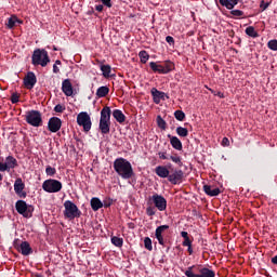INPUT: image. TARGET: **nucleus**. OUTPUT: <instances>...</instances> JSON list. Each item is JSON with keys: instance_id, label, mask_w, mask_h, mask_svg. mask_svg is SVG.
Wrapping results in <instances>:
<instances>
[{"instance_id": "f257e3e1", "label": "nucleus", "mask_w": 277, "mask_h": 277, "mask_svg": "<svg viewBox=\"0 0 277 277\" xmlns=\"http://www.w3.org/2000/svg\"><path fill=\"white\" fill-rule=\"evenodd\" d=\"M114 170L121 179L129 180L133 177V167L131 162L124 158H117L114 161Z\"/></svg>"}, {"instance_id": "f03ea898", "label": "nucleus", "mask_w": 277, "mask_h": 277, "mask_svg": "<svg viewBox=\"0 0 277 277\" xmlns=\"http://www.w3.org/2000/svg\"><path fill=\"white\" fill-rule=\"evenodd\" d=\"M111 108L109 106L104 107L101 110V118H100V131L103 135H107L110 131L111 127Z\"/></svg>"}, {"instance_id": "7ed1b4c3", "label": "nucleus", "mask_w": 277, "mask_h": 277, "mask_svg": "<svg viewBox=\"0 0 277 277\" xmlns=\"http://www.w3.org/2000/svg\"><path fill=\"white\" fill-rule=\"evenodd\" d=\"M31 60L34 66H42V68L48 66L49 62H51V58H49V52L40 49L34 51Z\"/></svg>"}, {"instance_id": "20e7f679", "label": "nucleus", "mask_w": 277, "mask_h": 277, "mask_svg": "<svg viewBox=\"0 0 277 277\" xmlns=\"http://www.w3.org/2000/svg\"><path fill=\"white\" fill-rule=\"evenodd\" d=\"M64 207H65L64 215L67 220H75V217L81 216V211L79 210L77 205H75V202L70 200H66L64 202Z\"/></svg>"}, {"instance_id": "39448f33", "label": "nucleus", "mask_w": 277, "mask_h": 277, "mask_svg": "<svg viewBox=\"0 0 277 277\" xmlns=\"http://www.w3.org/2000/svg\"><path fill=\"white\" fill-rule=\"evenodd\" d=\"M25 120L30 127H42V114L39 110H28Z\"/></svg>"}, {"instance_id": "423d86ee", "label": "nucleus", "mask_w": 277, "mask_h": 277, "mask_svg": "<svg viewBox=\"0 0 277 277\" xmlns=\"http://www.w3.org/2000/svg\"><path fill=\"white\" fill-rule=\"evenodd\" d=\"M43 192L48 194H57V192H62V182L57 180H45L42 184Z\"/></svg>"}, {"instance_id": "0eeeda50", "label": "nucleus", "mask_w": 277, "mask_h": 277, "mask_svg": "<svg viewBox=\"0 0 277 277\" xmlns=\"http://www.w3.org/2000/svg\"><path fill=\"white\" fill-rule=\"evenodd\" d=\"M77 124L82 127L83 131L88 133L90 129H92V119L90 118V115L85 111L79 113L77 116Z\"/></svg>"}, {"instance_id": "6e6552de", "label": "nucleus", "mask_w": 277, "mask_h": 277, "mask_svg": "<svg viewBox=\"0 0 277 277\" xmlns=\"http://www.w3.org/2000/svg\"><path fill=\"white\" fill-rule=\"evenodd\" d=\"M15 209L19 215H23L24 217H31L34 213V206H27V202L23 200H18L15 203Z\"/></svg>"}, {"instance_id": "1a4fd4ad", "label": "nucleus", "mask_w": 277, "mask_h": 277, "mask_svg": "<svg viewBox=\"0 0 277 277\" xmlns=\"http://www.w3.org/2000/svg\"><path fill=\"white\" fill-rule=\"evenodd\" d=\"M194 267L195 266H189L186 271H185V276L187 277H215V272L203 267L199 269V274H194Z\"/></svg>"}, {"instance_id": "9d476101", "label": "nucleus", "mask_w": 277, "mask_h": 277, "mask_svg": "<svg viewBox=\"0 0 277 277\" xmlns=\"http://www.w3.org/2000/svg\"><path fill=\"white\" fill-rule=\"evenodd\" d=\"M18 166V161L13 156H8L5 161L3 158H0V172H10V170H14Z\"/></svg>"}, {"instance_id": "9b49d317", "label": "nucleus", "mask_w": 277, "mask_h": 277, "mask_svg": "<svg viewBox=\"0 0 277 277\" xmlns=\"http://www.w3.org/2000/svg\"><path fill=\"white\" fill-rule=\"evenodd\" d=\"M150 200L153 201L155 208L158 209V211H166V209H168V200H166L163 196L154 194L150 197Z\"/></svg>"}, {"instance_id": "f8f14e48", "label": "nucleus", "mask_w": 277, "mask_h": 277, "mask_svg": "<svg viewBox=\"0 0 277 277\" xmlns=\"http://www.w3.org/2000/svg\"><path fill=\"white\" fill-rule=\"evenodd\" d=\"M183 170L169 171L168 181L171 185H181V183H183Z\"/></svg>"}, {"instance_id": "ddd939ff", "label": "nucleus", "mask_w": 277, "mask_h": 277, "mask_svg": "<svg viewBox=\"0 0 277 277\" xmlns=\"http://www.w3.org/2000/svg\"><path fill=\"white\" fill-rule=\"evenodd\" d=\"M16 250L23 254V256H29V254H32L34 249H31V245L27 241H22L19 245L15 243Z\"/></svg>"}, {"instance_id": "4468645a", "label": "nucleus", "mask_w": 277, "mask_h": 277, "mask_svg": "<svg viewBox=\"0 0 277 277\" xmlns=\"http://www.w3.org/2000/svg\"><path fill=\"white\" fill-rule=\"evenodd\" d=\"M48 129L51 131V133H57V131L62 129V119L57 117L50 118Z\"/></svg>"}, {"instance_id": "2eb2a0df", "label": "nucleus", "mask_w": 277, "mask_h": 277, "mask_svg": "<svg viewBox=\"0 0 277 277\" xmlns=\"http://www.w3.org/2000/svg\"><path fill=\"white\" fill-rule=\"evenodd\" d=\"M170 228L169 225H160L156 228L155 237L160 246H166V239H163V233Z\"/></svg>"}, {"instance_id": "dca6fc26", "label": "nucleus", "mask_w": 277, "mask_h": 277, "mask_svg": "<svg viewBox=\"0 0 277 277\" xmlns=\"http://www.w3.org/2000/svg\"><path fill=\"white\" fill-rule=\"evenodd\" d=\"M23 189H25V183H23V179L18 177L14 183V192L21 198H25L27 196V193H23Z\"/></svg>"}, {"instance_id": "f3484780", "label": "nucleus", "mask_w": 277, "mask_h": 277, "mask_svg": "<svg viewBox=\"0 0 277 277\" xmlns=\"http://www.w3.org/2000/svg\"><path fill=\"white\" fill-rule=\"evenodd\" d=\"M37 78H36V74H34L32 71H29L27 74V76L24 78V85L28 89L31 90L34 88V85H36L37 83Z\"/></svg>"}, {"instance_id": "a211bd4d", "label": "nucleus", "mask_w": 277, "mask_h": 277, "mask_svg": "<svg viewBox=\"0 0 277 277\" xmlns=\"http://www.w3.org/2000/svg\"><path fill=\"white\" fill-rule=\"evenodd\" d=\"M62 92L65 94V96H72L75 91L72 89V83L70 82V79H65L62 82Z\"/></svg>"}, {"instance_id": "6ab92c4d", "label": "nucleus", "mask_w": 277, "mask_h": 277, "mask_svg": "<svg viewBox=\"0 0 277 277\" xmlns=\"http://www.w3.org/2000/svg\"><path fill=\"white\" fill-rule=\"evenodd\" d=\"M155 172L160 179H168L170 176V169L166 166L156 167Z\"/></svg>"}, {"instance_id": "aec40b11", "label": "nucleus", "mask_w": 277, "mask_h": 277, "mask_svg": "<svg viewBox=\"0 0 277 277\" xmlns=\"http://www.w3.org/2000/svg\"><path fill=\"white\" fill-rule=\"evenodd\" d=\"M168 137L170 140L172 148H174L175 150H183V143L179 137L172 136V134H168Z\"/></svg>"}, {"instance_id": "412c9836", "label": "nucleus", "mask_w": 277, "mask_h": 277, "mask_svg": "<svg viewBox=\"0 0 277 277\" xmlns=\"http://www.w3.org/2000/svg\"><path fill=\"white\" fill-rule=\"evenodd\" d=\"M203 192H205V194H207V196H220V194H221V190H220V188H217V187H213V186H211V185H205L203 186Z\"/></svg>"}, {"instance_id": "4be33fe9", "label": "nucleus", "mask_w": 277, "mask_h": 277, "mask_svg": "<svg viewBox=\"0 0 277 277\" xmlns=\"http://www.w3.org/2000/svg\"><path fill=\"white\" fill-rule=\"evenodd\" d=\"M113 117L115 118V120H117V122H119L120 124H122V122H124V120H127V117L124 116V114L122 113V110L120 109H115L113 111Z\"/></svg>"}, {"instance_id": "5701e85b", "label": "nucleus", "mask_w": 277, "mask_h": 277, "mask_svg": "<svg viewBox=\"0 0 277 277\" xmlns=\"http://www.w3.org/2000/svg\"><path fill=\"white\" fill-rule=\"evenodd\" d=\"M221 5L226 8L227 10H233L235 5L239 3V0H219Z\"/></svg>"}, {"instance_id": "b1692460", "label": "nucleus", "mask_w": 277, "mask_h": 277, "mask_svg": "<svg viewBox=\"0 0 277 277\" xmlns=\"http://www.w3.org/2000/svg\"><path fill=\"white\" fill-rule=\"evenodd\" d=\"M149 68H151V70L154 72H158L159 75H166V71L163 70V66L161 64L150 62L149 63Z\"/></svg>"}, {"instance_id": "393cba45", "label": "nucleus", "mask_w": 277, "mask_h": 277, "mask_svg": "<svg viewBox=\"0 0 277 277\" xmlns=\"http://www.w3.org/2000/svg\"><path fill=\"white\" fill-rule=\"evenodd\" d=\"M166 93L157 90V89H151V95L154 97V103L159 104L161 102V98H163Z\"/></svg>"}, {"instance_id": "a878e982", "label": "nucleus", "mask_w": 277, "mask_h": 277, "mask_svg": "<svg viewBox=\"0 0 277 277\" xmlns=\"http://www.w3.org/2000/svg\"><path fill=\"white\" fill-rule=\"evenodd\" d=\"M91 209L94 211H98V209H103V201L98 199V197H93L91 199Z\"/></svg>"}, {"instance_id": "bb28decb", "label": "nucleus", "mask_w": 277, "mask_h": 277, "mask_svg": "<svg viewBox=\"0 0 277 277\" xmlns=\"http://www.w3.org/2000/svg\"><path fill=\"white\" fill-rule=\"evenodd\" d=\"M16 23H23L21 19H18V17H16V15H12L6 23V26L9 29H14V27H16Z\"/></svg>"}, {"instance_id": "cd10ccee", "label": "nucleus", "mask_w": 277, "mask_h": 277, "mask_svg": "<svg viewBox=\"0 0 277 277\" xmlns=\"http://www.w3.org/2000/svg\"><path fill=\"white\" fill-rule=\"evenodd\" d=\"M161 66L164 70V75H168V72H172V70H174V63H172L171 61L163 62Z\"/></svg>"}, {"instance_id": "c85d7f7f", "label": "nucleus", "mask_w": 277, "mask_h": 277, "mask_svg": "<svg viewBox=\"0 0 277 277\" xmlns=\"http://www.w3.org/2000/svg\"><path fill=\"white\" fill-rule=\"evenodd\" d=\"M109 94V88L108 87H100L96 91V96L98 98H105L106 95Z\"/></svg>"}, {"instance_id": "c756f323", "label": "nucleus", "mask_w": 277, "mask_h": 277, "mask_svg": "<svg viewBox=\"0 0 277 277\" xmlns=\"http://www.w3.org/2000/svg\"><path fill=\"white\" fill-rule=\"evenodd\" d=\"M176 134L180 137H187V135H189V130H187V128L177 127L176 128Z\"/></svg>"}, {"instance_id": "7c9ffc66", "label": "nucleus", "mask_w": 277, "mask_h": 277, "mask_svg": "<svg viewBox=\"0 0 277 277\" xmlns=\"http://www.w3.org/2000/svg\"><path fill=\"white\" fill-rule=\"evenodd\" d=\"M111 243L113 246H116V248H122L124 240L120 237L114 236L111 237Z\"/></svg>"}, {"instance_id": "2f4dec72", "label": "nucleus", "mask_w": 277, "mask_h": 277, "mask_svg": "<svg viewBox=\"0 0 277 277\" xmlns=\"http://www.w3.org/2000/svg\"><path fill=\"white\" fill-rule=\"evenodd\" d=\"M247 36H250V38H259V32L254 29V27L249 26L246 28Z\"/></svg>"}, {"instance_id": "473e14b6", "label": "nucleus", "mask_w": 277, "mask_h": 277, "mask_svg": "<svg viewBox=\"0 0 277 277\" xmlns=\"http://www.w3.org/2000/svg\"><path fill=\"white\" fill-rule=\"evenodd\" d=\"M138 57H140L142 64H146V62H148L150 55H148V52H146V51H141L138 53Z\"/></svg>"}, {"instance_id": "72a5a7b5", "label": "nucleus", "mask_w": 277, "mask_h": 277, "mask_svg": "<svg viewBox=\"0 0 277 277\" xmlns=\"http://www.w3.org/2000/svg\"><path fill=\"white\" fill-rule=\"evenodd\" d=\"M101 70H102L104 77H109V75L111 74V66H109V65H102L101 66Z\"/></svg>"}, {"instance_id": "f704fd0d", "label": "nucleus", "mask_w": 277, "mask_h": 277, "mask_svg": "<svg viewBox=\"0 0 277 277\" xmlns=\"http://www.w3.org/2000/svg\"><path fill=\"white\" fill-rule=\"evenodd\" d=\"M171 161H173V163H177V166H180V168L183 167V161L181 160V156L179 155H173L170 156Z\"/></svg>"}, {"instance_id": "c9c22d12", "label": "nucleus", "mask_w": 277, "mask_h": 277, "mask_svg": "<svg viewBox=\"0 0 277 277\" xmlns=\"http://www.w3.org/2000/svg\"><path fill=\"white\" fill-rule=\"evenodd\" d=\"M144 247L146 250H149V252L153 251V240L149 237H145Z\"/></svg>"}, {"instance_id": "e433bc0d", "label": "nucleus", "mask_w": 277, "mask_h": 277, "mask_svg": "<svg viewBox=\"0 0 277 277\" xmlns=\"http://www.w3.org/2000/svg\"><path fill=\"white\" fill-rule=\"evenodd\" d=\"M174 116L180 122L185 120V113L183 110H175Z\"/></svg>"}, {"instance_id": "4c0bfd02", "label": "nucleus", "mask_w": 277, "mask_h": 277, "mask_svg": "<svg viewBox=\"0 0 277 277\" xmlns=\"http://www.w3.org/2000/svg\"><path fill=\"white\" fill-rule=\"evenodd\" d=\"M157 124L159 127V129H162V131H166V120H163V118H161V116L157 117Z\"/></svg>"}, {"instance_id": "58836bf2", "label": "nucleus", "mask_w": 277, "mask_h": 277, "mask_svg": "<svg viewBox=\"0 0 277 277\" xmlns=\"http://www.w3.org/2000/svg\"><path fill=\"white\" fill-rule=\"evenodd\" d=\"M157 213V208L149 206L146 208V215H148V217H153V215H155Z\"/></svg>"}, {"instance_id": "ea45409f", "label": "nucleus", "mask_w": 277, "mask_h": 277, "mask_svg": "<svg viewBox=\"0 0 277 277\" xmlns=\"http://www.w3.org/2000/svg\"><path fill=\"white\" fill-rule=\"evenodd\" d=\"M57 172V170H55V168L51 167V166H48L45 168V174L48 176H55V173Z\"/></svg>"}, {"instance_id": "a19ab883", "label": "nucleus", "mask_w": 277, "mask_h": 277, "mask_svg": "<svg viewBox=\"0 0 277 277\" xmlns=\"http://www.w3.org/2000/svg\"><path fill=\"white\" fill-rule=\"evenodd\" d=\"M54 111L56 114H64V111H66V106L62 105V104H57L55 107H54Z\"/></svg>"}, {"instance_id": "79ce46f5", "label": "nucleus", "mask_w": 277, "mask_h": 277, "mask_svg": "<svg viewBox=\"0 0 277 277\" xmlns=\"http://www.w3.org/2000/svg\"><path fill=\"white\" fill-rule=\"evenodd\" d=\"M268 49H271V51H277V40H271L267 43Z\"/></svg>"}, {"instance_id": "37998d69", "label": "nucleus", "mask_w": 277, "mask_h": 277, "mask_svg": "<svg viewBox=\"0 0 277 277\" xmlns=\"http://www.w3.org/2000/svg\"><path fill=\"white\" fill-rule=\"evenodd\" d=\"M230 14L235 18H239V17L243 16V11H241V10H232Z\"/></svg>"}, {"instance_id": "c03bdc74", "label": "nucleus", "mask_w": 277, "mask_h": 277, "mask_svg": "<svg viewBox=\"0 0 277 277\" xmlns=\"http://www.w3.org/2000/svg\"><path fill=\"white\" fill-rule=\"evenodd\" d=\"M57 66H62V61L57 60V61H55V64L53 65V72L55 75H57V72H60V67H57Z\"/></svg>"}, {"instance_id": "a18cd8bd", "label": "nucleus", "mask_w": 277, "mask_h": 277, "mask_svg": "<svg viewBox=\"0 0 277 277\" xmlns=\"http://www.w3.org/2000/svg\"><path fill=\"white\" fill-rule=\"evenodd\" d=\"M18 101H19L18 93H13V94L11 95V103H12L13 105H16V103H18Z\"/></svg>"}, {"instance_id": "49530a36", "label": "nucleus", "mask_w": 277, "mask_h": 277, "mask_svg": "<svg viewBox=\"0 0 277 277\" xmlns=\"http://www.w3.org/2000/svg\"><path fill=\"white\" fill-rule=\"evenodd\" d=\"M182 246L189 247L192 246V240L189 238H184V241L182 242Z\"/></svg>"}, {"instance_id": "de8ad7c7", "label": "nucleus", "mask_w": 277, "mask_h": 277, "mask_svg": "<svg viewBox=\"0 0 277 277\" xmlns=\"http://www.w3.org/2000/svg\"><path fill=\"white\" fill-rule=\"evenodd\" d=\"M229 145H230V141L228 140V137H223L222 146H229Z\"/></svg>"}, {"instance_id": "09e8293b", "label": "nucleus", "mask_w": 277, "mask_h": 277, "mask_svg": "<svg viewBox=\"0 0 277 277\" xmlns=\"http://www.w3.org/2000/svg\"><path fill=\"white\" fill-rule=\"evenodd\" d=\"M158 156H159V159H163V160L168 159V155L166 154V151H159Z\"/></svg>"}, {"instance_id": "8fccbe9b", "label": "nucleus", "mask_w": 277, "mask_h": 277, "mask_svg": "<svg viewBox=\"0 0 277 277\" xmlns=\"http://www.w3.org/2000/svg\"><path fill=\"white\" fill-rule=\"evenodd\" d=\"M166 41L168 42V44H174V38L172 36H167Z\"/></svg>"}, {"instance_id": "3c124183", "label": "nucleus", "mask_w": 277, "mask_h": 277, "mask_svg": "<svg viewBox=\"0 0 277 277\" xmlns=\"http://www.w3.org/2000/svg\"><path fill=\"white\" fill-rule=\"evenodd\" d=\"M103 5H106V8H111V0H101Z\"/></svg>"}, {"instance_id": "603ef678", "label": "nucleus", "mask_w": 277, "mask_h": 277, "mask_svg": "<svg viewBox=\"0 0 277 277\" xmlns=\"http://www.w3.org/2000/svg\"><path fill=\"white\" fill-rule=\"evenodd\" d=\"M212 94H214V96H219V98H225V95H224L223 92L219 91V92L215 93V92L212 91Z\"/></svg>"}, {"instance_id": "864d4df0", "label": "nucleus", "mask_w": 277, "mask_h": 277, "mask_svg": "<svg viewBox=\"0 0 277 277\" xmlns=\"http://www.w3.org/2000/svg\"><path fill=\"white\" fill-rule=\"evenodd\" d=\"M181 237H183V239H187L189 238V234L187 232H181Z\"/></svg>"}, {"instance_id": "5fc2aeb1", "label": "nucleus", "mask_w": 277, "mask_h": 277, "mask_svg": "<svg viewBox=\"0 0 277 277\" xmlns=\"http://www.w3.org/2000/svg\"><path fill=\"white\" fill-rule=\"evenodd\" d=\"M96 12H103V4H98L95 6Z\"/></svg>"}, {"instance_id": "6e6d98bb", "label": "nucleus", "mask_w": 277, "mask_h": 277, "mask_svg": "<svg viewBox=\"0 0 277 277\" xmlns=\"http://www.w3.org/2000/svg\"><path fill=\"white\" fill-rule=\"evenodd\" d=\"M188 254H194V249L192 248V245L187 247Z\"/></svg>"}, {"instance_id": "4d7b16f0", "label": "nucleus", "mask_w": 277, "mask_h": 277, "mask_svg": "<svg viewBox=\"0 0 277 277\" xmlns=\"http://www.w3.org/2000/svg\"><path fill=\"white\" fill-rule=\"evenodd\" d=\"M272 263H274V265H277V255H275L274 258H272Z\"/></svg>"}, {"instance_id": "13d9d810", "label": "nucleus", "mask_w": 277, "mask_h": 277, "mask_svg": "<svg viewBox=\"0 0 277 277\" xmlns=\"http://www.w3.org/2000/svg\"><path fill=\"white\" fill-rule=\"evenodd\" d=\"M267 8H269V4H264L263 10H267Z\"/></svg>"}, {"instance_id": "bf43d9fd", "label": "nucleus", "mask_w": 277, "mask_h": 277, "mask_svg": "<svg viewBox=\"0 0 277 277\" xmlns=\"http://www.w3.org/2000/svg\"><path fill=\"white\" fill-rule=\"evenodd\" d=\"M1 181H3V174L0 173V185H1Z\"/></svg>"}]
</instances>
